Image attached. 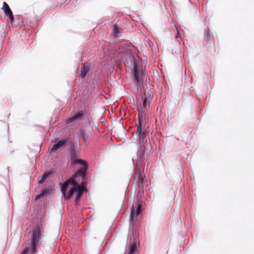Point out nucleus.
<instances>
[{"label":"nucleus","instance_id":"3","mask_svg":"<svg viewBox=\"0 0 254 254\" xmlns=\"http://www.w3.org/2000/svg\"><path fill=\"white\" fill-rule=\"evenodd\" d=\"M138 124L137 125V129L136 134L138 135L139 138V142L141 145H143L144 149H141L142 150V152H144V149L145 148V143L147 142V133L146 131L142 130V126L143 123L144 116L143 113L141 111L138 112Z\"/></svg>","mask_w":254,"mask_h":254},{"label":"nucleus","instance_id":"13","mask_svg":"<svg viewBox=\"0 0 254 254\" xmlns=\"http://www.w3.org/2000/svg\"><path fill=\"white\" fill-rule=\"evenodd\" d=\"M137 251V246L135 243L131 244L129 248V252L128 254H133Z\"/></svg>","mask_w":254,"mask_h":254},{"label":"nucleus","instance_id":"21","mask_svg":"<svg viewBox=\"0 0 254 254\" xmlns=\"http://www.w3.org/2000/svg\"><path fill=\"white\" fill-rule=\"evenodd\" d=\"M178 36H179V33L178 31H177V36H176V38H177Z\"/></svg>","mask_w":254,"mask_h":254},{"label":"nucleus","instance_id":"18","mask_svg":"<svg viewBox=\"0 0 254 254\" xmlns=\"http://www.w3.org/2000/svg\"><path fill=\"white\" fill-rule=\"evenodd\" d=\"M49 193V190H45L42 191L41 192V195H43V196H46Z\"/></svg>","mask_w":254,"mask_h":254},{"label":"nucleus","instance_id":"15","mask_svg":"<svg viewBox=\"0 0 254 254\" xmlns=\"http://www.w3.org/2000/svg\"><path fill=\"white\" fill-rule=\"evenodd\" d=\"M50 173H45L43 175L41 179L39 180V184H42L43 183V182H44V181L45 180V179L49 176L50 175Z\"/></svg>","mask_w":254,"mask_h":254},{"label":"nucleus","instance_id":"2","mask_svg":"<svg viewBox=\"0 0 254 254\" xmlns=\"http://www.w3.org/2000/svg\"><path fill=\"white\" fill-rule=\"evenodd\" d=\"M41 239V233L40 228L38 226L33 228L31 239V246L30 248H25L19 254H27L28 253L30 254H34L36 252L37 246L40 244Z\"/></svg>","mask_w":254,"mask_h":254},{"label":"nucleus","instance_id":"14","mask_svg":"<svg viewBox=\"0 0 254 254\" xmlns=\"http://www.w3.org/2000/svg\"><path fill=\"white\" fill-rule=\"evenodd\" d=\"M50 173H45L43 175L41 179L39 180V184H42L43 183V182H44V181L45 180V179L49 176L50 175Z\"/></svg>","mask_w":254,"mask_h":254},{"label":"nucleus","instance_id":"8","mask_svg":"<svg viewBox=\"0 0 254 254\" xmlns=\"http://www.w3.org/2000/svg\"><path fill=\"white\" fill-rule=\"evenodd\" d=\"M90 69V65L88 64L84 63L83 64V67L81 69V73L79 75V77L81 78H83L86 76L87 74L88 73Z\"/></svg>","mask_w":254,"mask_h":254},{"label":"nucleus","instance_id":"10","mask_svg":"<svg viewBox=\"0 0 254 254\" xmlns=\"http://www.w3.org/2000/svg\"><path fill=\"white\" fill-rule=\"evenodd\" d=\"M83 115V114L82 113H81V112L78 113L77 114H76V115L73 116L72 117H71L70 118L66 120V124H69L73 121H74L76 120H79L81 119Z\"/></svg>","mask_w":254,"mask_h":254},{"label":"nucleus","instance_id":"20","mask_svg":"<svg viewBox=\"0 0 254 254\" xmlns=\"http://www.w3.org/2000/svg\"><path fill=\"white\" fill-rule=\"evenodd\" d=\"M43 197V195H41V194L36 196V197H35V200H37L39 198H40V197Z\"/></svg>","mask_w":254,"mask_h":254},{"label":"nucleus","instance_id":"6","mask_svg":"<svg viewBox=\"0 0 254 254\" xmlns=\"http://www.w3.org/2000/svg\"><path fill=\"white\" fill-rule=\"evenodd\" d=\"M2 9L5 14L9 17L10 22L11 23H12L14 20V17L12 12L9 8V6L6 2H3Z\"/></svg>","mask_w":254,"mask_h":254},{"label":"nucleus","instance_id":"7","mask_svg":"<svg viewBox=\"0 0 254 254\" xmlns=\"http://www.w3.org/2000/svg\"><path fill=\"white\" fill-rule=\"evenodd\" d=\"M68 138L59 141L57 143L53 145L51 149V152H55L57 149L64 147L65 144L68 142Z\"/></svg>","mask_w":254,"mask_h":254},{"label":"nucleus","instance_id":"19","mask_svg":"<svg viewBox=\"0 0 254 254\" xmlns=\"http://www.w3.org/2000/svg\"><path fill=\"white\" fill-rule=\"evenodd\" d=\"M147 104V100L146 99H145L144 100H143V108H146V105Z\"/></svg>","mask_w":254,"mask_h":254},{"label":"nucleus","instance_id":"4","mask_svg":"<svg viewBox=\"0 0 254 254\" xmlns=\"http://www.w3.org/2000/svg\"><path fill=\"white\" fill-rule=\"evenodd\" d=\"M126 62L130 65L133 64L134 82L138 84L141 81L138 65L135 63L134 58L129 56V60L126 61Z\"/></svg>","mask_w":254,"mask_h":254},{"label":"nucleus","instance_id":"9","mask_svg":"<svg viewBox=\"0 0 254 254\" xmlns=\"http://www.w3.org/2000/svg\"><path fill=\"white\" fill-rule=\"evenodd\" d=\"M86 187V186H83L82 185L80 186L79 184L76 190V196L75 198V201L77 202L79 200L82 195V192L84 190V188Z\"/></svg>","mask_w":254,"mask_h":254},{"label":"nucleus","instance_id":"1","mask_svg":"<svg viewBox=\"0 0 254 254\" xmlns=\"http://www.w3.org/2000/svg\"><path fill=\"white\" fill-rule=\"evenodd\" d=\"M71 163L74 165L78 164L80 167L72 177L65 181L61 187V191L64 194V198L66 199L70 198L73 193L76 191L80 178L81 179V185L84 186L87 184L86 172L88 169L87 162L83 160L77 159L75 156L72 155Z\"/></svg>","mask_w":254,"mask_h":254},{"label":"nucleus","instance_id":"16","mask_svg":"<svg viewBox=\"0 0 254 254\" xmlns=\"http://www.w3.org/2000/svg\"><path fill=\"white\" fill-rule=\"evenodd\" d=\"M50 173H45L43 175L41 179L39 180V184H42L43 183V182H44V181L45 180V179L49 176L50 175Z\"/></svg>","mask_w":254,"mask_h":254},{"label":"nucleus","instance_id":"11","mask_svg":"<svg viewBox=\"0 0 254 254\" xmlns=\"http://www.w3.org/2000/svg\"><path fill=\"white\" fill-rule=\"evenodd\" d=\"M122 33V29L119 27L117 24H115L113 28L112 34L113 35L117 37L120 36V34Z\"/></svg>","mask_w":254,"mask_h":254},{"label":"nucleus","instance_id":"12","mask_svg":"<svg viewBox=\"0 0 254 254\" xmlns=\"http://www.w3.org/2000/svg\"><path fill=\"white\" fill-rule=\"evenodd\" d=\"M134 178L137 180V182L139 184H142L143 182V176L141 174L140 170H137L135 174Z\"/></svg>","mask_w":254,"mask_h":254},{"label":"nucleus","instance_id":"5","mask_svg":"<svg viewBox=\"0 0 254 254\" xmlns=\"http://www.w3.org/2000/svg\"><path fill=\"white\" fill-rule=\"evenodd\" d=\"M141 206L140 205H137L136 210L134 207L132 208L130 213V221L133 224H135L137 219V216L141 212Z\"/></svg>","mask_w":254,"mask_h":254},{"label":"nucleus","instance_id":"17","mask_svg":"<svg viewBox=\"0 0 254 254\" xmlns=\"http://www.w3.org/2000/svg\"><path fill=\"white\" fill-rule=\"evenodd\" d=\"M80 134L82 136V137L83 139L84 140V141H86L88 137H87V136H86V135L84 133V132L83 131H82L80 132Z\"/></svg>","mask_w":254,"mask_h":254}]
</instances>
